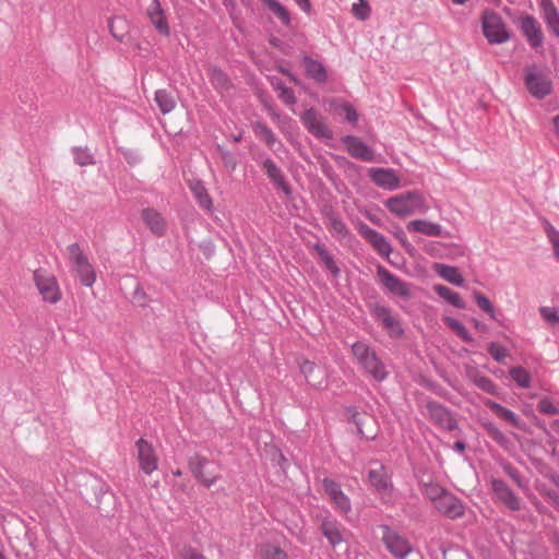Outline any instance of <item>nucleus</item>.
I'll return each instance as SVG.
<instances>
[{
	"label": "nucleus",
	"mask_w": 559,
	"mask_h": 559,
	"mask_svg": "<svg viewBox=\"0 0 559 559\" xmlns=\"http://www.w3.org/2000/svg\"><path fill=\"white\" fill-rule=\"evenodd\" d=\"M320 531L332 547H336L344 542L343 531L336 519L323 518L320 523Z\"/></svg>",
	"instance_id": "nucleus-22"
},
{
	"label": "nucleus",
	"mask_w": 559,
	"mask_h": 559,
	"mask_svg": "<svg viewBox=\"0 0 559 559\" xmlns=\"http://www.w3.org/2000/svg\"><path fill=\"white\" fill-rule=\"evenodd\" d=\"M424 495L433 503V506L448 492L447 489L435 483L425 484Z\"/></svg>",
	"instance_id": "nucleus-43"
},
{
	"label": "nucleus",
	"mask_w": 559,
	"mask_h": 559,
	"mask_svg": "<svg viewBox=\"0 0 559 559\" xmlns=\"http://www.w3.org/2000/svg\"><path fill=\"white\" fill-rule=\"evenodd\" d=\"M302 66L306 75L319 84H323L328 80V71L322 62L311 58L310 56L302 57Z\"/></svg>",
	"instance_id": "nucleus-25"
},
{
	"label": "nucleus",
	"mask_w": 559,
	"mask_h": 559,
	"mask_svg": "<svg viewBox=\"0 0 559 559\" xmlns=\"http://www.w3.org/2000/svg\"><path fill=\"white\" fill-rule=\"evenodd\" d=\"M67 250L81 283L86 287H92L96 281V273L80 245L78 242L71 243Z\"/></svg>",
	"instance_id": "nucleus-5"
},
{
	"label": "nucleus",
	"mask_w": 559,
	"mask_h": 559,
	"mask_svg": "<svg viewBox=\"0 0 559 559\" xmlns=\"http://www.w3.org/2000/svg\"><path fill=\"white\" fill-rule=\"evenodd\" d=\"M390 212L399 217L409 216L416 213H426L428 205L425 198L418 191H409L392 197L385 202Z\"/></svg>",
	"instance_id": "nucleus-1"
},
{
	"label": "nucleus",
	"mask_w": 559,
	"mask_h": 559,
	"mask_svg": "<svg viewBox=\"0 0 559 559\" xmlns=\"http://www.w3.org/2000/svg\"><path fill=\"white\" fill-rule=\"evenodd\" d=\"M539 312L543 319L546 320L550 325L559 324V313L555 308L540 307Z\"/></svg>",
	"instance_id": "nucleus-57"
},
{
	"label": "nucleus",
	"mask_w": 559,
	"mask_h": 559,
	"mask_svg": "<svg viewBox=\"0 0 559 559\" xmlns=\"http://www.w3.org/2000/svg\"><path fill=\"white\" fill-rule=\"evenodd\" d=\"M372 313L376 319L381 322L382 325L393 317L390 308L381 305H376L372 309Z\"/></svg>",
	"instance_id": "nucleus-56"
},
{
	"label": "nucleus",
	"mask_w": 559,
	"mask_h": 559,
	"mask_svg": "<svg viewBox=\"0 0 559 559\" xmlns=\"http://www.w3.org/2000/svg\"><path fill=\"white\" fill-rule=\"evenodd\" d=\"M313 250L318 253L324 266L331 272L333 276L340 275V267L336 265L333 257L329 253L324 245L317 242L313 245Z\"/></svg>",
	"instance_id": "nucleus-36"
},
{
	"label": "nucleus",
	"mask_w": 559,
	"mask_h": 559,
	"mask_svg": "<svg viewBox=\"0 0 559 559\" xmlns=\"http://www.w3.org/2000/svg\"><path fill=\"white\" fill-rule=\"evenodd\" d=\"M519 27L533 48H538L543 45L544 35L542 27L533 15L526 14L521 16L519 20Z\"/></svg>",
	"instance_id": "nucleus-12"
},
{
	"label": "nucleus",
	"mask_w": 559,
	"mask_h": 559,
	"mask_svg": "<svg viewBox=\"0 0 559 559\" xmlns=\"http://www.w3.org/2000/svg\"><path fill=\"white\" fill-rule=\"evenodd\" d=\"M433 290L440 298L444 299L453 307H455L457 309L466 308V304L461 298V296L457 293L450 289L448 286L438 284V285L433 286Z\"/></svg>",
	"instance_id": "nucleus-33"
},
{
	"label": "nucleus",
	"mask_w": 559,
	"mask_h": 559,
	"mask_svg": "<svg viewBox=\"0 0 559 559\" xmlns=\"http://www.w3.org/2000/svg\"><path fill=\"white\" fill-rule=\"evenodd\" d=\"M333 503L342 513H348L352 510L349 498L342 491L333 500Z\"/></svg>",
	"instance_id": "nucleus-59"
},
{
	"label": "nucleus",
	"mask_w": 559,
	"mask_h": 559,
	"mask_svg": "<svg viewBox=\"0 0 559 559\" xmlns=\"http://www.w3.org/2000/svg\"><path fill=\"white\" fill-rule=\"evenodd\" d=\"M425 407L427 416L433 425L448 431L457 429V421L449 408L436 401H428Z\"/></svg>",
	"instance_id": "nucleus-7"
},
{
	"label": "nucleus",
	"mask_w": 559,
	"mask_h": 559,
	"mask_svg": "<svg viewBox=\"0 0 559 559\" xmlns=\"http://www.w3.org/2000/svg\"><path fill=\"white\" fill-rule=\"evenodd\" d=\"M352 13L360 21H365L370 15V7L366 0H359V3H354Z\"/></svg>",
	"instance_id": "nucleus-50"
},
{
	"label": "nucleus",
	"mask_w": 559,
	"mask_h": 559,
	"mask_svg": "<svg viewBox=\"0 0 559 559\" xmlns=\"http://www.w3.org/2000/svg\"><path fill=\"white\" fill-rule=\"evenodd\" d=\"M537 409L545 415H557L559 409L547 397L542 399L537 404Z\"/></svg>",
	"instance_id": "nucleus-60"
},
{
	"label": "nucleus",
	"mask_w": 559,
	"mask_h": 559,
	"mask_svg": "<svg viewBox=\"0 0 559 559\" xmlns=\"http://www.w3.org/2000/svg\"><path fill=\"white\" fill-rule=\"evenodd\" d=\"M348 154L357 159L372 162L374 159L373 151L355 135H346L342 139Z\"/></svg>",
	"instance_id": "nucleus-19"
},
{
	"label": "nucleus",
	"mask_w": 559,
	"mask_h": 559,
	"mask_svg": "<svg viewBox=\"0 0 559 559\" xmlns=\"http://www.w3.org/2000/svg\"><path fill=\"white\" fill-rule=\"evenodd\" d=\"M368 480L382 501H389L392 497L394 485L388 468L378 461L370 462Z\"/></svg>",
	"instance_id": "nucleus-4"
},
{
	"label": "nucleus",
	"mask_w": 559,
	"mask_h": 559,
	"mask_svg": "<svg viewBox=\"0 0 559 559\" xmlns=\"http://www.w3.org/2000/svg\"><path fill=\"white\" fill-rule=\"evenodd\" d=\"M485 405L491 412H493L500 419L509 423L513 427L521 428V419H520V417L514 412H512L511 409L500 405L499 403H497V402H495L492 400L485 401Z\"/></svg>",
	"instance_id": "nucleus-29"
},
{
	"label": "nucleus",
	"mask_w": 559,
	"mask_h": 559,
	"mask_svg": "<svg viewBox=\"0 0 559 559\" xmlns=\"http://www.w3.org/2000/svg\"><path fill=\"white\" fill-rule=\"evenodd\" d=\"M409 231L420 233L430 237H441L443 235L442 227L426 219H415L407 224Z\"/></svg>",
	"instance_id": "nucleus-28"
},
{
	"label": "nucleus",
	"mask_w": 559,
	"mask_h": 559,
	"mask_svg": "<svg viewBox=\"0 0 559 559\" xmlns=\"http://www.w3.org/2000/svg\"><path fill=\"white\" fill-rule=\"evenodd\" d=\"M358 231L368 242H370V245L380 255L389 257L392 248L383 235L364 223L359 225Z\"/></svg>",
	"instance_id": "nucleus-16"
},
{
	"label": "nucleus",
	"mask_w": 559,
	"mask_h": 559,
	"mask_svg": "<svg viewBox=\"0 0 559 559\" xmlns=\"http://www.w3.org/2000/svg\"><path fill=\"white\" fill-rule=\"evenodd\" d=\"M324 214L332 233L341 238H345L348 235V228L342 218L332 209L325 210Z\"/></svg>",
	"instance_id": "nucleus-35"
},
{
	"label": "nucleus",
	"mask_w": 559,
	"mask_h": 559,
	"mask_svg": "<svg viewBox=\"0 0 559 559\" xmlns=\"http://www.w3.org/2000/svg\"><path fill=\"white\" fill-rule=\"evenodd\" d=\"M209 78L215 90L224 92L231 87L229 76L218 67L212 66L209 69Z\"/></svg>",
	"instance_id": "nucleus-32"
},
{
	"label": "nucleus",
	"mask_w": 559,
	"mask_h": 559,
	"mask_svg": "<svg viewBox=\"0 0 559 559\" xmlns=\"http://www.w3.org/2000/svg\"><path fill=\"white\" fill-rule=\"evenodd\" d=\"M543 224L547 238L554 247L555 258L559 261V231L547 219H544Z\"/></svg>",
	"instance_id": "nucleus-42"
},
{
	"label": "nucleus",
	"mask_w": 559,
	"mask_h": 559,
	"mask_svg": "<svg viewBox=\"0 0 559 559\" xmlns=\"http://www.w3.org/2000/svg\"><path fill=\"white\" fill-rule=\"evenodd\" d=\"M383 328L388 330L389 334L393 337H401L404 335V330L401 322L394 316L383 324Z\"/></svg>",
	"instance_id": "nucleus-55"
},
{
	"label": "nucleus",
	"mask_w": 559,
	"mask_h": 559,
	"mask_svg": "<svg viewBox=\"0 0 559 559\" xmlns=\"http://www.w3.org/2000/svg\"><path fill=\"white\" fill-rule=\"evenodd\" d=\"M154 99L164 115L169 114L176 107V99L173 93L167 90H157Z\"/></svg>",
	"instance_id": "nucleus-34"
},
{
	"label": "nucleus",
	"mask_w": 559,
	"mask_h": 559,
	"mask_svg": "<svg viewBox=\"0 0 559 559\" xmlns=\"http://www.w3.org/2000/svg\"><path fill=\"white\" fill-rule=\"evenodd\" d=\"M74 160L80 166H87L95 164L93 155L88 152L87 148L83 147H74L73 148Z\"/></svg>",
	"instance_id": "nucleus-47"
},
{
	"label": "nucleus",
	"mask_w": 559,
	"mask_h": 559,
	"mask_svg": "<svg viewBox=\"0 0 559 559\" xmlns=\"http://www.w3.org/2000/svg\"><path fill=\"white\" fill-rule=\"evenodd\" d=\"M481 27L484 36L491 45L503 44L511 38V33L507 28L503 19L492 10H486L483 13Z\"/></svg>",
	"instance_id": "nucleus-3"
},
{
	"label": "nucleus",
	"mask_w": 559,
	"mask_h": 559,
	"mask_svg": "<svg viewBox=\"0 0 559 559\" xmlns=\"http://www.w3.org/2000/svg\"><path fill=\"white\" fill-rule=\"evenodd\" d=\"M435 271L439 276H441L447 282L456 285V286H463L464 285V278L462 274L460 273L459 269L452 265L448 264H441L437 263L435 264Z\"/></svg>",
	"instance_id": "nucleus-30"
},
{
	"label": "nucleus",
	"mask_w": 559,
	"mask_h": 559,
	"mask_svg": "<svg viewBox=\"0 0 559 559\" xmlns=\"http://www.w3.org/2000/svg\"><path fill=\"white\" fill-rule=\"evenodd\" d=\"M352 353L360 366L376 352L367 343L356 342L352 345Z\"/></svg>",
	"instance_id": "nucleus-39"
},
{
	"label": "nucleus",
	"mask_w": 559,
	"mask_h": 559,
	"mask_svg": "<svg viewBox=\"0 0 559 559\" xmlns=\"http://www.w3.org/2000/svg\"><path fill=\"white\" fill-rule=\"evenodd\" d=\"M377 275L383 287H385V289L391 294L405 299H408L412 296L409 285L392 274L384 266L378 265Z\"/></svg>",
	"instance_id": "nucleus-8"
},
{
	"label": "nucleus",
	"mask_w": 559,
	"mask_h": 559,
	"mask_svg": "<svg viewBox=\"0 0 559 559\" xmlns=\"http://www.w3.org/2000/svg\"><path fill=\"white\" fill-rule=\"evenodd\" d=\"M488 353L497 362H503L506 357L509 355L508 349L496 342L489 343Z\"/></svg>",
	"instance_id": "nucleus-49"
},
{
	"label": "nucleus",
	"mask_w": 559,
	"mask_h": 559,
	"mask_svg": "<svg viewBox=\"0 0 559 559\" xmlns=\"http://www.w3.org/2000/svg\"><path fill=\"white\" fill-rule=\"evenodd\" d=\"M143 222L146 224V226L151 229V231L160 237L166 231V223L156 210L147 207L144 209L141 213Z\"/></svg>",
	"instance_id": "nucleus-26"
},
{
	"label": "nucleus",
	"mask_w": 559,
	"mask_h": 559,
	"mask_svg": "<svg viewBox=\"0 0 559 559\" xmlns=\"http://www.w3.org/2000/svg\"><path fill=\"white\" fill-rule=\"evenodd\" d=\"M524 85L536 99H544L552 92V82L546 71L536 64L527 66L524 70Z\"/></svg>",
	"instance_id": "nucleus-2"
},
{
	"label": "nucleus",
	"mask_w": 559,
	"mask_h": 559,
	"mask_svg": "<svg viewBox=\"0 0 559 559\" xmlns=\"http://www.w3.org/2000/svg\"><path fill=\"white\" fill-rule=\"evenodd\" d=\"M262 167L274 186L282 190L286 195L292 194L290 186L287 183L282 170L280 167H277L273 159L269 157L263 159Z\"/></svg>",
	"instance_id": "nucleus-23"
},
{
	"label": "nucleus",
	"mask_w": 559,
	"mask_h": 559,
	"mask_svg": "<svg viewBox=\"0 0 559 559\" xmlns=\"http://www.w3.org/2000/svg\"><path fill=\"white\" fill-rule=\"evenodd\" d=\"M146 15L158 34L166 37L169 36L170 27L159 0H152L146 9Z\"/></svg>",
	"instance_id": "nucleus-17"
},
{
	"label": "nucleus",
	"mask_w": 559,
	"mask_h": 559,
	"mask_svg": "<svg viewBox=\"0 0 559 559\" xmlns=\"http://www.w3.org/2000/svg\"><path fill=\"white\" fill-rule=\"evenodd\" d=\"M360 367L378 382L385 380L388 377L385 366L376 353L361 364Z\"/></svg>",
	"instance_id": "nucleus-27"
},
{
	"label": "nucleus",
	"mask_w": 559,
	"mask_h": 559,
	"mask_svg": "<svg viewBox=\"0 0 559 559\" xmlns=\"http://www.w3.org/2000/svg\"><path fill=\"white\" fill-rule=\"evenodd\" d=\"M301 121L307 130L317 138L332 139L333 134L328 128L321 115L313 108H309L301 115Z\"/></svg>",
	"instance_id": "nucleus-10"
},
{
	"label": "nucleus",
	"mask_w": 559,
	"mask_h": 559,
	"mask_svg": "<svg viewBox=\"0 0 559 559\" xmlns=\"http://www.w3.org/2000/svg\"><path fill=\"white\" fill-rule=\"evenodd\" d=\"M542 16L549 32L559 38V11L552 0H540Z\"/></svg>",
	"instance_id": "nucleus-24"
},
{
	"label": "nucleus",
	"mask_w": 559,
	"mask_h": 559,
	"mask_svg": "<svg viewBox=\"0 0 559 559\" xmlns=\"http://www.w3.org/2000/svg\"><path fill=\"white\" fill-rule=\"evenodd\" d=\"M545 476L559 488V473L556 471H549Z\"/></svg>",
	"instance_id": "nucleus-64"
},
{
	"label": "nucleus",
	"mask_w": 559,
	"mask_h": 559,
	"mask_svg": "<svg viewBox=\"0 0 559 559\" xmlns=\"http://www.w3.org/2000/svg\"><path fill=\"white\" fill-rule=\"evenodd\" d=\"M34 283L43 299L49 304H57L61 299V290L57 278L46 270L38 269L33 273Z\"/></svg>",
	"instance_id": "nucleus-6"
},
{
	"label": "nucleus",
	"mask_w": 559,
	"mask_h": 559,
	"mask_svg": "<svg viewBox=\"0 0 559 559\" xmlns=\"http://www.w3.org/2000/svg\"><path fill=\"white\" fill-rule=\"evenodd\" d=\"M350 420L355 424L357 433L365 439H373L376 437L374 420L368 414H360L356 409L350 408Z\"/></svg>",
	"instance_id": "nucleus-21"
},
{
	"label": "nucleus",
	"mask_w": 559,
	"mask_h": 559,
	"mask_svg": "<svg viewBox=\"0 0 559 559\" xmlns=\"http://www.w3.org/2000/svg\"><path fill=\"white\" fill-rule=\"evenodd\" d=\"M262 559H288V556L278 546L266 545L264 550H263V558Z\"/></svg>",
	"instance_id": "nucleus-54"
},
{
	"label": "nucleus",
	"mask_w": 559,
	"mask_h": 559,
	"mask_svg": "<svg viewBox=\"0 0 559 559\" xmlns=\"http://www.w3.org/2000/svg\"><path fill=\"white\" fill-rule=\"evenodd\" d=\"M255 129V132L258 135H260L265 144L269 146V147H273V145L275 144L276 142V138H275V134L273 133V131L264 123H261V122H258L254 127Z\"/></svg>",
	"instance_id": "nucleus-48"
},
{
	"label": "nucleus",
	"mask_w": 559,
	"mask_h": 559,
	"mask_svg": "<svg viewBox=\"0 0 559 559\" xmlns=\"http://www.w3.org/2000/svg\"><path fill=\"white\" fill-rule=\"evenodd\" d=\"M473 381L477 388L489 394L496 395L498 393L495 382L486 376L475 374Z\"/></svg>",
	"instance_id": "nucleus-45"
},
{
	"label": "nucleus",
	"mask_w": 559,
	"mask_h": 559,
	"mask_svg": "<svg viewBox=\"0 0 559 559\" xmlns=\"http://www.w3.org/2000/svg\"><path fill=\"white\" fill-rule=\"evenodd\" d=\"M371 181L383 189L394 190L400 187V178L392 168H370Z\"/></svg>",
	"instance_id": "nucleus-18"
},
{
	"label": "nucleus",
	"mask_w": 559,
	"mask_h": 559,
	"mask_svg": "<svg viewBox=\"0 0 559 559\" xmlns=\"http://www.w3.org/2000/svg\"><path fill=\"white\" fill-rule=\"evenodd\" d=\"M263 3L285 24L290 23V16L285 7L277 0H263Z\"/></svg>",
	"instance_id": "nucleus-41"
},
{
	"label": "nucleus",
	"mask_w": 559,
	"mask_h": 559,
	"mask_svg": "<svg viewBox=\"0 0 559 559\" xmlns=\"http://www.w3.org/2000/svg\"><path fill=\"white\" fill-rule=\"evenodd\" d=\"M181 556L182 559H206L202 554L192 547H185Z\"/></svg>",
	"instance_id": "nucleus-61"
},
{
	"label": "nucleus",
	"mask_w": 559,
	"mask_h": 559,
	"mask_svg": "<svg viewBox=\"0 0 559 559\" xmlns=\"http://www.w3.org/2000/svg\"><path fill=\"white\" fill-rule=\"evenodd\" d=\"M487 435L500 447L508 449L511 444L510 439L491 421L481 423Z\"/></svg>",
	"instance_id": "nucleus-37"
},
{
	"label": "nucleus",
	"mask_w": 559,
	"mask_h": 559,
	"mask_svg": "<svg viewBox=\"0 0 559 559\" xmlns=\"http://www.w3.org/2000/svg\"><path fill=\"white\" fill-rule=\"evenodd\" d=\"M435 508L442 515L451 520L460 519L465 513L464 503L450 491L444 493L441 499H439V501L435 504Z\"/></svg>",
	"instance_id": "nucleus-13"
},
{
	"label": "nucleus",
	"mask_w": 559,
	"mask_h": 559,
	"mask_svg": "<svg viewBox=\"0 0 559 559\" xmlns=\"http://www.w3.org/2000/svg\"><path fill=\"white\" fill-rule=\"evenodd\" d=\"M474 299L477 306L486 312L492 320H497L496 309L491 301L480 292L474 293Z\"/></svg>",
	"instance_id": "nucleus-44"
},
{
	"label": "nucleus",
	"mask_w": 559,
	"mask_h": 559,
	"mask_svg": "<svg viewBox=\"0 0 559 559\" xmlns=\"http://www.w3.org/2000/svg\"><path fill=\"white\" fill-rule=\"evenodd\" d=\"M491 489L499 501L512 511L521 509V499L515 496L512 489L502 479L493 478L491 480Z\"/></svg>",
	"instance_id": "nucleus-15"
},
{
	"label": "nucleus",
	"mask_w": 559,
	"mask_h": 559,
	"mask_svg": "<svg viewBox=\"0 0 559 559\" xmlns=\"http://www.w3.org/2000/svg\"><path fill=\"white\" fill-rule=\"evenodd\" d=\"M323 488L331 500H333L335 497H337L338 493L342 492L340 484L330 478L323 479Z\"/></svg>",
	"instance_id": "nucleus-58"
},
{
	"label": "nucleus",
	"mask_w": 559,
	"mask_h": 559,
	"mask_svg": "<svg viewBox=\"0 0 559 559\" xmlns=\"http://www.w3.org/2000/svg\"><path fill=\"white\" fill-rule=\"evenodd\" d=\"M138 461L141 471L147 475L152 474L158 466V457L155 450L147 440L140 438L135 443Z\"/></svg>",
	"instance_id": "nucleus-9"
},
{
	"label": "nucleus",
	"mask_w": 559,
	"mask_h": 559,
	"mask_svg": "<svg viewBox=\"0 0 559 559\" xmlns=\"http://www.w3.org/2000/svg\"><path fill=\"white\" fill-rule=\"evenodd\" d=\"M300 372L305 376L308 384L317 389L322 388L325 384L326 373L325 371L316 365L313 361L304 359L299 364Z\"/></svg>",
	"instance_id": "nucleus-20"
},
{
	"label": "nucleus",
	"mask_w": 559,
	"mask_h": 559,
	"mask_svg": "<svg viewBox=\"0 0 559 559\" xmlns=\"http://www.w3.org/2000/svg\"><path fill=\"white\" fill-rule=\"evenodd\" d=\"M544 496H546L554 504L559 506V495L551 490V489H545L542 491Z\"/></svg>",
	"instance_id": "nucleus-63"
},
{
	"label": "nucleus",
	"mask_w": 559,
	"mask_h": 559,
	"mask_svg": "<svg viewBox=\"0 0 559 559\" xmlns=\"http://www.w3.org/2000/svg\"><path fill=\"white\" fill-rule=\"evenodd\" d=\"M444 323L449 326L455 334L461 337L466 343H472L474 341L473 336L468 333L465 326L456 319L452 317L444 318Z\"/></svg>",
	"instance_id": "nucleus-40"
},
{
	"label": "nucleus",
	"mask_w": 559,
	"mask_h": 559,
	"mask_svg": "<svg viewBox=\"0 0 559 559\" xmlns=\"http://www.w3.org/2000/svg\"><path fill=\"white\" fill-rule=\"evenodd\" d=\"M209 464L210 461L199 453H194L188 460V466L192 475L207 488L217 480L216 475L205 472Z\"/></svg>",
	"instance_id": "nucleus-14"
},
{
	"label": "nucleus",
	"mask_w": 559,
	"mask_h": 559,
	"mask_svg": "<svg viewBox=\"0 0 559 559\" xmlns=\"http://www.w3.org/2000/svg\"><path fill=\"white\" fill-rule=\"evenodd\" d=\"M511 379L523 389L531 386V376L522 366L512 367L509 371Z\"/></svg>",
	"instance_id": "nucleus-38"
},
{
	"label": "nucleus",
	"mask_w": 559,
	"mask_h": 559,
	"mask_svg": "<svg viewBox=\"0 0 559 559\" xmlns=\"http://www.w3.org/2000/svg\"><path fill=\"white\" fill-rule=\"evenodd\" d=\"M275 88L280 91L278 97L287 105H294L296 97L290 87L285 86L282 82H277Z\"/></svg>",
	"instance_id": "nucleus-52"
},
{
	"label": "nucleus",
	"mask_w": 559,
	"mask_h": 559,
	"mask_svg": "<svg viewBox=\"0 0 559 559\" xmlns=\"http://www.w3.org/2000/svg\"><path fill=\"white\" fill-rule=\"evenodd\" d=\"M343 109L345 111V119L352 123H356L358 120V114L355 108L349 104H345Z\"/></svg>",
	"instance_id": "nucleus-62"
},
{
	"label": "nucleus",
	"mask_w": 559,
	"mask_h": 559,
	"mask_svg": "<svg viewBox=\"0 0 559 559\" xmlns=\"http://www.w3.org/2000/svg\"><path fill=\"white\" fill-rule=\"evenodd\" d=\"M382 540L388 550L399 559L405 558L412 551L408 540L388 526L384 527Z\"/></svg>",
	"instance_id": "nucleus-11"
},
{
	"label": "nucleus",
	"mask_w": 559,
	"mask_h": 559,
	"mask_svg": "<svg viewBox=\"0 0 559 559\" xmlns=\"http://www.w3.org/2000/svg\"><path fill=\"white\" fill-rule=\"evenodd\" d=\"M109 32L119 41H122L126 36V21L122 19L109 20Z\"/></svg>",
	"instance_id": "nucleus-46"
},
{
	"label": "nucleus",
	"mask_w": 559,
	"mask_h": 559,
	"mask_svg": "<svg viewBox=\"0 0 559 559\" xmlns=\"http://www.w3.org/2000/svg\"><path fill=\"white\" fill-rule=\"evenodd\" d=\"M217 151L221 155L224 166L230 170H235L238 164L236 156L229 151L225 150L222 145H217Z\"/></svg>",
	"instance_id": "nucleus-53"
},
{
	"label": "nucleus",
	"mask_w": 559,
	"mask_h": 559,
	"mask_svg": "<svg viewBox=\"0 0 559 559\" xmlns=\"http://www.w3.org/2000/svg\"><path fill=\"white\" fill-rule=\"evenodd\" d=\"M190 189L199 205L207 212L213 210V201L202 181H191Z\"/></svg>",
	"instance_id": "nucleus-31"
},
{
	"label": "nucleus",
	"mask_w": 559,
	"mask_h": 559,
	"mask_svg": "<svg viewBox=\"0 0 559 559\" xmlns=\"http://www.w3.org/2000/svg\"><path fill=\"white\" fill-rule=\"evenodd\" d=\"M502 468L503 471L506 472V474L520 487V488H525L526 487V481L525 479L523 478V476L521 475V473L515 468L513 467L510 463H506L502 465Z\"/></svg>",
	"instance_id": "nucleus-51"
}]
</instances>
